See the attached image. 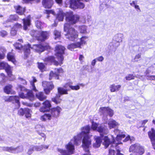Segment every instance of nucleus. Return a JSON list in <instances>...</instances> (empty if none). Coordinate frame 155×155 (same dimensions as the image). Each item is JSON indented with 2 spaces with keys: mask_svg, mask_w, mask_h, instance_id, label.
<instances>
[{
  "mask_svg": "<svg viewBox=\"0 0 155 155\" xmlns=\"http://www.w3.org/2000/svg\"><path fill=\"white\" fill-rule=\"evenodd\" d=\"M58 13L56 19L59 21H63L64 16H66V23L64 26V31L66 32L65 36L66 38L72 41H75L77 40L78 37V33L74 28L71 27L69 24H71L75 23L79 19V17L77 15H73L72 12H66L64 13L61 9L57 10Z\"/></svg>",
  "mask_w": 155,
  "mask_h": 155,
  "instance_id": "1",
  "label": "nucleus"
},
{
  "mask_svg": "<svg viewBox=\"0 0 155 155\" xmlns=\"http://www.w3.org/2000/svg\"><path fill=\"white\" fill-rule=\"evenodd\" d=\"M114 132L117 135L116 140H114V137L113 136H111L112 141H110V139L107 136H105L104 137V141L103 143L105 148L107 147L110 144L112 143L114 145V146H117V144L122 143L121 140L123 138H124L125 135L122 133L120 134V131L118 129L115 130Z\"/></svg>",
  "mask_w": 155,
  "mask_h": 155,
  "instance_id": "2",
  "label": "nucleus"
},
{
  "mask_svg": "<svg viewBox=\"0 0 155 155\" xmlns=\"http://www.w3.org/2000/svg\"><path fill=\"white\" fill-rule=\"evenodd\" d=\"M78 139L74 137L71 141L67 144L65 146L66 150L61 149H58V151L61 155H71L74 153L75 148L74 144L76 145L80 144L81 143H77L76 142L78 141Z\"/></svg>",
  "mask_w": 155,
  "mask_h": 155,
  "instance_id": "3",
  "label": "nucleus"
},
{
  "mask_svg": "<svg viewBox=\"0 0 155 155\" xmlns=\"http://www.w3.org/2000/svg\"><path fill=\"white\" fill-rule=\"evenodd\" d=\"M61 110V108L58 106L55 108H52L49 112L42 116L41 117V120L42 121L50 120L53 117H58Z\"/></svg>",
  "mask_w": 155,
  "mask_h": 155,
  "instance_id": "4",
  "label": "nucleus"
},
{
  "mask_svg": "<svg viewBox=\"0 0 155 155\" xmlns=\"http://www.w3.org/2000/svg\"><path fill=\"white\" fill-rule=\"evenodd\" d=\"M65 50L64 47L60 45H57L55 48L56 55L58 57L59 62L54 60V58L51 57L52 61L55 65H61L63 63L62 61L64 60V57L62 54L64 53Z\"/></svg>",
  "mask_w": 155,
  "mask_h": 155,
  "instance_id": "5",
  "label": "nucleus"
},
{
  "mask_svg": "<svg viewBox=\"0 0 155 155\" xmlns=\"http://www.w3.org/2000/svg\"><path fill=\"white\" fill-rule=\"evenodd\" d=\"M33 49L38 52H41L45 50H48L50 48L49 46L47 44L45 46H42L41 45H34L31 47L29 44L27 45L26 49L25 52V57L27 58L29 54L30 51V48Z\"/></svg>",
  "mask_w": 155,
  "mask_h": 155,
  "instance_id": "6",
  "label": "nucleus"
},
{
  "mask_svg": "<svg viewBox=\"0 0 155 155\" xmlns=\"http://www.w3.org/2000/svg\"><path fill=\"white\" fill-rule=\"evenodd\" d=\"M17 89L18 91L19 90L21 91V92L19 94L20 97L22 98H27L31 101L34 99V95L32 93L31 91L27 90L25 87L21 85L18 86Z\"/></svg>",
  "mask_w": 155,
  "mask_h": 155,
  "instance_id": "7",
  "label": "nucleus"
},
{
  "mask_svg": "<svg viewBox=\"0 0 155 155\" xmlns=\"http://www.w3.org/2000/svg\"><path fill=\"white\" fill-rule=\"evenodd\" d=\"M130 155H142L145 152L144 147L138 143L131 145L129 147Z\"/></svg>",
  "mask_w": 155,
  "mask_h": 155,
  "instance_id": "8",
  "label": "nucleus"
},
{
  "mask_svg": "<svg viewBox=\"0 0 155 155\" xmlns=\"http://www.w3.org/2000/svg\"><path fill=\"white\" fill-rule=\"evenodd\" d=\"M89 0H70L69 7L74 10L77 9H82L85 6L84 4L81 1H85L87 2Z\"/></svg>",
  "mask_w": 155,
  "mask_h": 155,
  "instance_id": "9",
  "label": "nucleus"
},
{
  "mask_svg": "<svg viewBox=\"0 0 155 155\" xmlns=\"http://www.w3.org/2000/svg\"><path fill=\"white\" fill-rule=\"evenodd\" d=\"M82 147L84 150L87 152L83 155H91L89 152V149L91 144V140L90 137L84 136L82 141Z\"/></svg>",
  "mask_w": 155,
  "mask_h": 155,
  "instance_id": "10",
  "label": "nucleus"
},
{
  "mask_svg": "<svg viewBox=\"0 0 155 155\" xmlns=\"http://www.w3.org/2000/svg\"><path fill=\"white\" fill-rule=\"evenodd\" d=\"M90 129V127L88 126H87L82 127L81 129V132L78 134L77 135L74 136L78 139V141L76 142L77 143H81V139L82 137L84 136L89 137L88 136V133Z\"/></svg>",
  "mask_w": 155,
  "mask_h": 155,
  "instance_id": "11",
  "label": "nucleus"
},
{
  "mask_svg": "<svg viewBox=\"0 0 155 155\" xmlns=\"http://www.w3.org/2000/svg\"><path fill=\"white\" fill-rule=\"evenodd\" d=\"M5 69L9 77L12 78L10 80H13L15 79V77L12 73L13 67L9 65L8 64L4 62H0V69Z\"/></svg>",
  "mask_w": 155,
  "mask_h": 155,
  "instance_id": "12",
  "label": "nucleus"
},
{
  "mask_svg": "<svg viewBox=\"0 0 155 155\" xmlns=\"http://www.w3.org/2000/svg\"><path fill=\"white\" fill-rule=\"evenodd\" d=\"M42 86L46 94H49L50 91L54 88V86L51 82L44 81L42 82Z\"/></svg>",
  "mask_w": 155,
  "mask_h": 155,
  "instance_id": "13",
  "label": "nucleus"
},
{
  "mask_svg": "<svg viewBox=\"0 0 155 155\" xmlns=\"http://www.w3.org/2000/svg\"><path fill=\"white\" fill-rule=\"evenodd\" d=\"M4 150L14 153H18L23 151V148L22 145L19 146L16 148L6 147L4 148Z\"/></svg>",
  "mask_w": 155,
  "mask_h": 155,
  "instance_id": "14",
  "label": "nucleus"
},
{
  "mask_svg": "<svg viewBox=\"0 0 155 155\" xmlns=\"http://www.w3.org/2000/svg\"><path fill=\"white\" fill-rule=\"evenodd\" d=\"M4 99L5 101L12 102L14 103H16L17 104L18 107H20L19 97L18 96H5L4 97Z\"/></svg>",
  "mask_w": 155,
  "mask_h": 155,
  "instance_id": "15",
  "label": "nucleus"
},
{
  "mask_svg": "<svg viewBox=\"0 0 155 155\" xmlns=\"http://www.w3.org/2000/svg\"><path fill=\"white\" fill-rule=\"evenodd\" d=\"M148 135L153 147L155 150V130L153 128L148 132Z\"/></svg>",
  "mask_w": 155,
  "mask_h": 155,
  "instance_id": "16",
  "label": "nucleus"
},
{
  "mask_svg": "<svg viewBox=\"0 0 155 155\" xmlns=\"http://www.w3.org/2000/svg\"><path fill=\"white\" fill-rule=\"evenodd\" d=\"M51 106L50 101L46 100L43 103L42 106L40 108L39 110L41 112H44L47 111Z\"/></svg>",
  "mask_w": 155,
  "mask_h": 155,
  "instance_id": "17",
  "label": "nucleus"
},
{
  "mask_svg": "<svg viewBox=\"0 0 155 155\" xmlns=\"http://www.w3.org/2000/svg\"><path fill=\"white\" fill-rule=\"evenodd\" d=\"M97 131L101 134V136L103 134H107L108 133V130L107 126L104 125H101L98 127Z\"/></svg>",
  "mask_w": 155,
  "mask_h": 155,
  "instance_id": "18",
  "label": "nucleus"
},
{
  "mask_svg": "<svg viewBox=\"0 0 155 155\" xmlns=\"http://www.w3.org/2000/svg\"><path fill=\"white\" fill-rule=\"evenodd\" d=\"M57 71L54 73L53 71H51L49 74V79L51 80L54 78L56 79H58V74L60 73H62L63 71L62 68L58 69Z\"/></svg>",
  "mask_w": 155,
  "mask_h": 155,
  "instance_id": "19",
  "label": "nucleus"
},
{
  "mask_svg": "<svg viewBox=\"0 0 155 155\" xmlns=\"http://www.w3.org/2000/svg\"><path fill=\"white\" fill-rule=\"evenodd\" d=\"M49 36V32L47 31H42L39 33V37L37 38L38 40L43 41L47 39Z\"/></svg>",
  "mask_w": 155,
  "mask_h": 155,
  "instance_id": "20",
  "label": "nucleus"
},
{
  "mask_svg": "<svg viewBox=\"0 0 155 155\" xmlns=\"http://www.w3.org/2000/svg\"><path fill=\"white\" fill-rule=\"evenodd\" d=\"M94 138L95 142L93 143V146L95 148H98L101 146L102 142L101 138L100 137L95 136L94 137Z\"/></svg>",
  "mask_w": 155,
  "mask_h": 155,
  "instance_id": "21",
  "label": "nucleus"
},
{
  "mask_svg": "<svg viewBox=\"0 0 155 155\" xmlns=\"http://www.w3.org/2000/svg\"><path fill=\"white\" fill-rule=\"evenodd\" d=\"M42 4L45 8H49L52 7L53 2V0H43Z\"/></svg>",
  "mask_w": 155,
  "mask_h": 155,
  "instance_id": "22",
  "label": "nucleus"
},
{
  "mask_svg": "<svg viewBox=\"0 0 155 155\" xmlns=\"http://www.w3.org/2000/svg\"><path fill=\"white\" fill-rule=\"evenodd\" d=\"M12 86L11 84H8L5 86L3 88L5 93L7 94H14L15 92L12 89Z\"/></svg>",
  "mask_w": 155,
  "mask_h": 155,
  "instance_id": "23",
  "label": "nucleus"
},
{
  "mask_svg": "<svg viewBox=\"0 0 155 155\" xmlns=\"http://www.w3.org/2000/svg\"><path fill=\"white\" fill-rule=\"evenodd\" d=\"M37 81V79L35 77H32L30 80V88L31 90L36 92L37 91V89H36L34 83L36 82Z\"/></svg>",
  "mask_w": 155,
  "mask_h": 155,
  "instance_id": "24",
  "label": "nucleus"
},
{
  "mask_svg": "<svg viewBox=\"0 0 155 155\" xmlns=\"http://www.w3.org/2000/svg\"><path fill=\"white\" fill-rule=\"evenodd\" d=\"M30 16H29L27 18H24L23 19L24 25L23 28L25 30H26L28 27L30 25Z\"/></svg>",
  "mask_w": 155,
  "mask_h": 155,
  "instance_id": "25",
  "label": "nucleus"
},
{
  "mask_svg": "<svg viewBox=\"0 0 155 155\" xmlns=\"http://www.w3.org/2000/svg\"><path fill=\"white\" fill-rule=\"evenodd\" d=\"M107 124L110 129L114 128L119 125L118 122L112 119H110L108 121Z\"/></svg>",
  "mask_w": 155,
  "mask_h": 155,
  "instance_id": "26",
  "label": "nucleus"
},
{
  "mask_svg": "<svg viewBox=\"0 0 155 155\" xmlns=\"http://www.w3.org/2000/svg\"><path fill=\"white\" fill-rule=\"evenodd\" d=\"M80 41L77 42L79 45L80 48H81V46L87 44V42L88 40V37L87 36H83L80 38Z\"/></svg>",
  "mask_w": 155,
  "mask_h": 155,
  "instance_id": "27",
  "label": "nucleus"
},
{
  "mask_svg": "<svg viewBox=\"0 0 155 155\" xmlns=\"http://www.w3.org/2000/svg\"><path fill=\"white\" fill-rule=\"evenodd\" d=\"M121 87L120 85L111 84L110 86V89L111 92H115L119 91Z\"/></svg>",
  "mask_w": 155,
  "mask_h": 155,
  "instance_id": "28",
  "label": "nucleus"
},
{
  "mask_svg": "<svg viewBox=\"0 0 155 155\" xmlns=\"http://www.w3.org/2000/svg\"><path fill=\"white\" fill-rule=\"evenodd\" d=\"M7 58L9 61L12 62L14 64L16 63L14 54L12 53H9L7 55Z\"/></svg>",
  "mask_w": 155,
  "mask_h": 155,
  "instance_id": "29",
  "label": "nucleus"
},
{
  "mask_svg": "<svg viewBox=\"0 0 155 155\" xmlns=\"http://www.w3.org/2000/svg\"><path fill=\"white\" fill-rule=\"evenodd\" d=\"M100 1L103 2L100 6V9H105L108 8V4L110 2V0H100Z\"/></svg>",
  "mask_w": 155,
  "mask_h": 155,
  "instance_id": "30",
  "label": "nucleus"
},
{
  "mask_svg": "<svg viewBox=\"0 0 155 155\" xmlns=\"http://www.w3.org/2000/svg\"><path fill=\"white\" fill-rule=\"evenodd\" d=\"M36 97L40 101H42L46 98V96L42 92H39L36 94Z\"/></svg>",
  "mask_w": 155,
  "mask_h": 155,
  "instance_id": "31",
  "label": "nucleus"
},
{
  "mask_svg": "<svg viewBox=\"0 0 155 155\" xmlns=\"http://www.w3.org/2000/svg\"><path fill=\"white\" fill-rule=\"evenodd\" d=\"M15 8L17 13L20 15H22L25 11V8L19 5L15 6Z\"/></svg>",
  "mask_w": 155,
  "mask_h": 155,
  "instance_id": "32",
  "label": "nucleus"
},
{
  "mask_svg": "<svg viewBox=\"0 0 155 155\" xmlns=\"http://www.w3.org/2000/svg\"><path fill=\"white\" fill-rule=\"evenodd\" d=\"M35 129L38 133L45 130V128L43 124H38L35 127Z\"/></svg>",
  "mask_w": 155,
  "mask_h": 155,
  "instance_id": "33",
  "label": "nucleus"
},
{
  "mask_svg": "<svg viewBox=\"0 0 155 155\" xmlns=\"http://www.w3.org/2000/svg\"><path fill=\"white\" fill-rule=\"evenodd\" d=\"M78 31L81 33L86 34L88 33L87 27L84 25L79 26L78 27Z\"/></svg>",
  "mask_w": 155,
  "mask_h": 155,
  "instance_id": "34",
  "label": "nucleus"
},
{
  "mask_svg": "<svg viewBox=\"0 0 155 155\" xmlns=\"http://www.w3.org/2000/svg\"><path fill=\"white\" fill-rule=\"evenodd\" d=\"M80 48L79 45V44H78L77 42L76 43H74L70 44L68 45V49L71 51H72L74 48Z\"/></svg>",
  "mask_w": 155,
  "mask_h": 155,
  "instance_id": "35",
  "label": "nucleus"
},
{
  "mask_svg": "<svg viewBox=\"0 0 155 155\" xmlns=\"http://www.w3.org/2000/svg\"><path fill=\"white\" fill-rule=\"evenodd\" d=\"M32 111L28 108L24 109V114L27 118H30L31 117Z\"/></svg>",
  "mask_w": 155,
  "mask_h": 155,
  "instance_id": "36",
  "label": "nucleus"
},
{
  "mask_svg": "<svg viewBox=\"0 0 155 155\" xmlns=\"http://www.w3.org/2000/svg\"><path fill=\"white\" fill-rule=\"evenodd\" d=\"M58 92L59 94H60V95L61 94H68L67 91H70V89H65L63 88L58 87Z\"/></svg>",
  "mask_w": 155,
  "mask_h": 155,
  "instance_id": "37",
  "label": "nucleus"
},
{
  "mask_svg": "<svg viewBox=\"0 0 155 155\" xmlns=\"http://www.w3.org/2000/svg\"><path fill=\"white\" fill-rule=\"evenodd\" d=\"M14 45V47H15V48L18 50H20L23 48V47L21 45L18 43H16ZM27 45H26L24 47H23V49L24 50V52H25V50L26 49V48L27 47Z\"/></svg>",
  "mask_w": 155,
  "mask_h": 155,
  "instance_id": "38",
  "label": "nucleus"
},
{
  "mask_svg": "<svg viewBox=\"0 0 155 155\" xmlns=\"http://www.w3.org/2000/svg\"><path fill=\"white\" fill-rule=\"evenodd\" d=\"M60 94L57 95L55 97L52 98V100L56 104H59L61 101V99L60 98Z\"/></svg>",
  "mask_w": 155,
  "mask_h": 155,
  "instance_id": "39",
  "label": "nucleus"
},
{
  "mask_svg": "<svg viewBox=\"0 0 155 155\" xmlns=\"http://www.w3.org/2000/svg\"><path fill=\"white\" fill-rule=\"evenodd\" d=\"M108 108L109 107H101L99 109V111L102 114L106 115L108 111Z\"/></svg>",
  "mask_w": 155,
  "mask_h": 155,
  "instance_id": "40",
  "label": "nucleus"
},
{
  "mask_svg": "<svg viewBox=\"0 0 155 155\" xmlns=\"http://www.w3.org/2000/svg\"><path fill=\"white\" fill-rule=\"evenodd\" d=\"M123 37V35L121 34H117L115 36V39L116 41L120 43L122 41V38Z\"/></svg>",
  "mask_w": 155,
  "mask_h": 155,
  "instance_id": "41",
  "label": "nucleus"
},
{
  "mask_svg": "<svg viewBox=\"0 0 155 155\" xmlns=\"http://www.w3.org/2000/svg\"><path fill=\"white\" fill-rule=\"evenodd\" d=\"M18 19V17L15 15H11L7 21L6 22H12L13 21H16Z\"/></svg>",
  "mask_w": 155,
  "mask_h": 155,
  "instance_id": "42",
  "label": "nucleus"
},
{
  "mask_svg": "<svg viewBox=\"0 0 155 155\" xmlns=\"http://www.w3.org/2000/svg\"><path fill=\"white\" fill-rule=\"evenodd\" d=\"M6 49L4 47H0V59H3L5 56Z\"/></svg>",
  "mask_w": 155,
  "mask_h": 155,
  "instance_id": "43",
  "label": "nucleus"
},
{
  "mask_svg": "<svg viewBox=\"0 0 155 155\" xmlns=\"http://www.w3.org/2000/svg\"><path fill=\"white\" fill-rule=\"evenodd\" d=\"M38 67L40 70L42 72L46 71V70L45 66L42 63H38Z\"/></svg>",
  "mask_w": 155,
  "mask_h": 155,
  "instance_id": "44",
  "label": "nucleus"
},
{
  "mask_svg": "<svg viewBox=\"0 0 155 155\" xmlns=\"http://www.w3.org/2000/svg\"><path fill=\"white\" fill-rule=\"evenodd\" d=\"M45 13L47 15L46 17L48 18H49L50 16L49 15L50 14L54 15H55V12L52 10H46L45 11Z\"/></svg>",
  "mask_w": 155,
  "mask_h": 155,
  "instance_id": "45",
  "label": "nucleus"
},
{
  "mask_svg": "<svg viewBox=\"0 0 155 155\" xmlns=\"http://www.w3.org/2000/svg\"><path fill=\"white\" fill-rule=\"evenodd\" d=\"M39 32L35 31L34 30H31L30 32V34L31 36L38 38L39 37Z\"/></svg>",
  "mask_w": 155,
  "mask_h": 155,
  "instance_id": "46",
  "label": "nucleus"
},
{
  "mask_svg": "<svg viewBox=\"0 0 155 155\" xmlns=\"http://www.w3.org/2000/svg\"><path fill=\"white\" fill-rule=\"evenodd\" d=\"M99 126V124H97L96 123H94V122L92 121L91 128L93 130L97 131L98 127Z\"/></svg>",
  "mask_w": 155,
  "mask_h": 155,
  "instance_id": "47",
  "label": "nucleus"
},
{
  "mask_svg": "<svg viewBox=\"0 0 155 155\" xmlns=\"http://www.w3.org/2000/svg\"><path fill=\"white\" fill-rule=\"evenodd\" d=\"M135 76L133 74H129L127 75L125 77V79L127 80L130 81L131 80L134 79Z\"/></svg>",
  "mask_w": 155,
  "mask_h": 155,
  "instance_id": "48",
  "label": "nucleus"
},
{
  "mask_svg": "<svg viewBox=\"0 0 155 155\" xmlns=\"http://www.w3.org/2000/svg\"><path fill=\"white\" fill-rule=\"evenodd\" d=\"M35 146L31 145L30 146L27 152V154L28 155H31L33 152L34 150H35Z\"/></svg>",
  "mask_w": 155,
  "mask_h": 155,
  "instance_id": "49",
  "label": "nucleus"
},
{
  "mask_svg": "<svg viewBox=\"0 0 155 155\" xmlns=\"http://www.w3.org/2000/svg\"><path fill=\"white\" fill-rule=\"evenodd\" d=\"M54 35L55 39H56L57 38H58L60 36V32L57 30L54 31Z\"/></svg>",
  "mask_w": 155,
  "mask_h": 155,
  "instance_id": "50",
  "label": "nucleus"
},
{
  "mask_svg": "<svg viewBox=\"0 0 155 155\" xmlns=\"http://www.w3.org/2000/svg\"><path fill=\"white\" fill-rule=\"evenodd\" d=\"M129 140H130V141H133L134 140V137H130L129 135H128L126 137L123 141L124 142H126Z\"/></svg>",
  "mask_w": 155,
  "mask_h": 155,
  "instance_id": "51",
  "label": "nucleus"
},
{
  "mask_svg": "<svg viewBox=\"0 0 155 155\" xmlns=\"http://www.w3.org/2000/svg\"><path fill=\"white\" fill-rule=\"evenodd\" d=\"M114 114L113 110L109 107L107 114H108L110 117H112Z\"/></svg>",
  "mask_w": 155,
  "mask_h": 155,
  "instance_id": "52",
  "label": "nucleus"
},
{
  "mask_svg": "<svg viewBox=\"0 0 155 155\" xmlns=\"http://www.w3.org/2000/svg\"><path fill=\"white\" fill-rule=\"evenodd\" d=\"M69 86L71 89L72 90H78L80 88V86L79 85L73 86L71 85H69Z\"/></svg>",
  "mask_w": 155,
  "mask_h": 155,
  "instance_id": "53",
  "label": "nucleus"
},
{
  "mask_svg": "<svg viewBox=\"0 0 155 155\" xmlns=\"http://www.w3.org/2000/svg\"><path fill=\"white\" fill-rule=\"evenodd\" d=\"M1 76L2 77L3 80L2 81H1L0 82V83L2 85H3L4 84V83L6 81L5 80V77L4 74H3V73L1 74Z\"/></svg>",
  "mask_w": 155,
  "mask_h": 155,
  "instance_id": "54",
  "label": "nucleus"
},
{
  "mask_svg": "<svg viewBox=\"0 0 155 155\" xmlns=\"http://www.w3.org/2000/svg\"><path fill=\"white\" fill-rule=\"evenodd\" d=\"M35 25L38 28H41L42 27V24L41 23L38 21L35 22Z\"/></svg>",
  "mask_w": 155,
  "mask_h": 155,
  "instance_id": "55",
  "label": "nucleus"
},
{
  "mask_svg": "<svg viewBox=\"0 0 155 155\" xmlns=\"http://www.w3.org/2000/svg\"><path fill=\"white\" fill-rule=\"evenodd\" d=\"M141 58V54H137L134 58V60L135 61H138L140 60Z\"/></svg>",
  "mask_w": 155,
  "mask_h": 155,
  "instance_id": "56",
  "label": "nucleus"
},
{
  "mask_svg": "<svg viewBox=\"0 0 155 155\" xmlns=\"http://www.w3.org/2000/svg\"><path fill=\"white\" fill-rule=\"evenodd\" d=\"M0 34L2 37H4L7 35V33L5 31L2 30L0 32Z\"/></svg>",
  "mask_w": 155,
  "mask_h": 155,
  "instance_id": "57",
  "label": "nucleus"
},
{
  "mask_svg": "<svg viewBox=\"0 0 155 155\" xmlns=\"http://www.w3.org/2000/svg\"><path fill=\"white\" fill-rule=\"evenodd\" d=\"M18 114L20 116H23L24 114V109L22 108L20 109L18 111Z\"/></svg>",
  "mask_w": 155,
  "mask_h": 155,
  "instance_id": "58",
  "label": "nucleus"
},
{
  "mask_svg": "<svg viewBox=\"0 0 155 155\" xmlns=\"http://www.w3.org/2000/svg\"><path fill=\"white\" fill-rule=\"evenodd\" d=\"M35 150L37 151H40L43 149L42 146L41 145L39 146H35Z\"/></svg>",
  "mask_w": 155,
  "mask_h": 155,
  "instance_id": "59",
  "label": "nucleus"
},
{
  "mask_svg": "<svg viewBox=\"0 0 155 155\" xmlns=\"http://www.w3.org/2000/svg\"><path fill=\"white\" fill-rule=\"evenodd\" d=\"M21 27L22 25L21 24L18 23H17L14 25L13 28L15 29L16 28H21Z\"/></svg>",
  "mask_w": 155,
  "mask_h": 155,
  "instance_id": "60",
  "label": "nucleus"
},
{
  "mask_svg": "<svg viewBox=\"0 0 155 155\" xmlns=\"http://www.w3.org/2000/svg\"><path fill=\"white\" fill-rule=\"evenodd\" d=\"M114 150L111 148L109 150V155H114Z\"/></svg>",
  "mask_w": 155,
  "mask_h": 155,
  "instance_id": "61",
  "label": "nucleus"
},
{
  "mask_svg": "<svg viewBox=\"0 0 155 155\" xmlns=\"http://www.w3.org/2000/svg\"><path fill=\"white\" fill-rule=\"evenodd\" d=\"M15 29L14 28H13L11 31V34L12 35L14 36L16 34V31Z\"/></svg>",
  "mask_w": 155,
  "mask_h": 155,
  "instance_id": "62",
  "label": "nucleus"
},
{
  "mask_svg": "<svg viewBox=\"0 0 155 155\" xmlns=\"http://www.w3.org/2000/svg\"><path fill=\"white\" fill-rule=\"evenodd\" d=\"M96 59L97 61H102L104 60V58L103 56H101L97 58Z\"/></svg>",
  "mask_w": 155,
  "mask_h": 155,
  "instance_id": "63",
  "label": "nucleus"
},
{
  "mask_svg": "<svg viewBox=\"0 0 155 155\" xmlns=\"http://www.w3.org/2000/svg\"><path fill=\"white\" fill-rule=\"evenodd\" d=\"M137 1H133L131 3H130V5L134 7L137 4Z\"/></svg>",
  "mask_w": 155,
  "mask_h": 155,
  "instance_id": "64",
  "label": "nucleus"
}]
</instances>
